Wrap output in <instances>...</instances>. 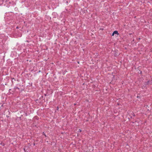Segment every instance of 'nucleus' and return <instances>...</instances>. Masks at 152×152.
<instances>
[{"mask_svg": "<svg viewBox=\"0 0 152 152\" xmlns=\"http://www.w3.org/2000/svg\"><path fill=\"white\" fill-rule=\"evenodd\" d=\"M57 110H58V107H57Z\"/></svg>", "mask_w": 152, "mask_h": 152, "instance_id": "0eeeda50", "label": "nucleus"}, {"mask_svg": "<svg viewBox=\"0 0 152 152\" xmlns=\"http://www.w3.org/2000/svg\"><path fill=\"white\" fill-rule=\"evenodd\" d=\"M79 132H81V130L80 129H79Z\"/></svg>", "mask_w": 152, "mask_h": 152, "instance_id": "20e7f679", "label": "nucleus"}, {"mask_svg": "<svg viewBox=\"0 0 152 152\" xmlns=\"http://www.w3.org/2000/svg\"><path fill=\"white\" fill-rule=\"evenodd\" d=\"M0 1L1 2V4H2L3 3L4 0H0Z\"/></svg>", "mask_w": 152, "mask_h": 152, "instance_id": "7ed1b4c3", "label": "nucleus"}, {"mask_svg": "<svg viewBox=\"0 0 152 152\" xmlns=\"http://www.w3.org/2000/svg\"><path fill=\"white\" fill-rule=\"evenodd\" d=\"M44 135L45 136V137H46V135L45 134H44Z\"/></svg>", "mask_w": 152, "mask_h": 152, "instance_id": "423d86ee", "label": "nucleus"}, {"mask_svg": "<svg viewBox=\"0 0 152 152\" xmlns=\"http://www.w3.org/2000/svg\"><path fill=\"white\" fill-rule=\"evenodd\" d=\"M114 35H115L116 37H118V36L119 35V34L118 31H114L112 33V36H113Z\"/></svg>", "mask_w": 152, "mask_h": 152, "instance_id": "f03ea898", "label": "nucleus"}, {"mask_svg": "<svg viewBox=\"0 0 152 152\" xmlns=\"http://www.w3.org/2000/svg\"><path fill=\"white\" fill-rule=\"evenodd\" d=\"M16 29H18L19 28L18 27V26H17L16 28Z\"/></svg>", "mask_w": 152, "mask_h": 152, "instance_id": "39448f33", "label": "nucleus"}, {"mask_svg": "<svg viewBox=\"0 0 152 152\" xmlns=\"http://www.w3.org/2000/svg\"><path fill=\"white\" fill-rule=\"evenodd\" d=\"M5 3V5L8 7L10 6H14L16 4L12 0H6Z\"/></svg>", "mask_w": 152, "mask_h": 152, "instance_id": "f257e3e1", "label": "nucleus"}, {"mask_svg": "<svg viewBox=\"0 0 152 152\" xmlns=\"http://www.w3.org/2000/svg\"><path fill=\"white\" fill-rule=\"evenodd\" d=\"M77 63H78V64H79V62H78Z\"/></svg>", "mask_w": 152, "mask_h": 152, "instance_id": "6e6552de", "label": "nucleus"}]
</instances>
